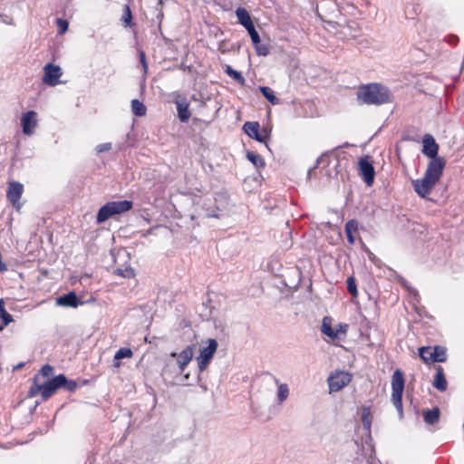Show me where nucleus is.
<instances>
[{"mask_svg": "<svg viewBox=\"0 0 464 464\" xmlns=\"http://www.w3.org/2000/svg\"><path fill=\"white\" fill-rule=\"evenodd\" d=\"M444 167L445 160L443 159L431 160L423 178L412 180L413 188L420 198H426L430 193L431 189L440 180Z\"/></svg>", "mask_w": 464, "mask_h": 464, "instance_id": "1", "label": "nucleus"}, {"mask_svg": "<svg viewBox=\"0 0 464 464\" xmlns=\"http://www.w3.org/2000/svg\"><path fill=\"white\" fill-rule=\"evenodd\" d=\"M357 97L366 104L380 105L392 102V94L388 88L378 83H370L360 87L357 91Z\"/></svg>", "mask_w": 464, "mask_h": 464, "instance_id": "2", "label": "nucleus"}, {"mask_svg": "<svg viewBox=\"0 0 464 464\" xmlns=\"http://www.w3.org/2000/svg\"><path fill=\"white\" fill-rule=\"evenodd\" d=\"M132 208L130 200L111 201L102 206L97 214V223L102 224L114 215L123 214Z\"/></svg>", "mask_w": 464, "mask_h": 464, "instance_id": "3", "label": "nucleus"}, {"mask_svg": "<svg viewBox=\"0 0 464 464\" xmlns=\"http://www.w3.org/2000/svg\"><path fill=\"white\" fill-rule=\"evenodd\" d=\"M404 390V378L403 374L400 370H396L392 377V401L396 408L399 417L403 416L402 408V392Z\"/></svg>", "mask_w": 464, "mask_h": 464, "instance_id": "4", "label": "nucleus"}, {"mask_svg": "<svg viewBox=\"0 0 464 464\" xmlns=\"http://www.w3.org/2000/svg\"><path fill=\"white\" fill-rule=\"evenodd\" d=\"M204 344L196 358L199 372L207 369L218 349V342L213 338L208 339Z\"/></svg>", "mask_w": 464, "mask_h": 464, "instance_id": "5", "label": "nucleus"}, {"mask_svg": "<svg viewBox=\"0 0 464 464\" xmlns=\"http://www.w3.org/2000/svg\"><path fill=\"white\" fill-rule=\"evenodd\" d=\"M332 323L333 319L331 317L324 316L322 322L321 332L332 341L342 340L344 338L349 328L348 324L340 323L333 328Z\"/></svg>", "mask_w": 464, "mask_h": 464, "instance_id": "6", "label": "nucleus"}, {"mask_svg": "<svg viewBox=\"0 0 464 464\" xmlns=\"http://www.w3.org/2000/svg\"><path fill=\"white\" fill-rule=\"evenodd\" d=\"M419 355L425 363L430 362H442L447 359L446 349L441 346L431 347H420L419 349Z\"/></svg>", "mask_w": 464, "mask_h": 464, "instance_id": "7", "label": "nucleus"}, {"mask_svg": "<svg viewBox=\"0 0 464 464\" xmlns=\"http://www.w3.org/2000/svg\"><path fill=\"white\" fill-rule=\"evenodd\" d=\"M352 378V374L345 371H335L332 372L327 379L330 392L341 391L351 382Z\"/></svg>", "mask_w": 464, "mask_h": 464, "instance_id": "8", "label": "nucleus"}, {"mask_svg": "<svg viewBox=\"0 0 464 464\" xmlns=\"http://www.w3.org/2000/svg\"><path fill=\"white\" fill-rule=\"evenodd\" d=\"M63 75L62 68L59 65L48 63L44 66L42 81L48 86H56L61 83L60 78Z\"/></svg>", "mask_w": 464, "mask_h": 464, "instance_id": "9", "label": "nucleus"}, {"mask_svg": "<svg viewBox=\"0 0 464 464\" xmlns=\"http://www.w3.org/2000/svg\"><path fill=\"white\" fill-rule=\"evenodd\" d=\"M194 348L195 345H188L179 353H171L170 356L176 358L177 364L179 370V372H183L187 367V365L191 362L194 356Z\"/></svg>", "mask_w": 464, "mask_h": 464, "instance_id": "10", "label": "nucleus"}, {"mask_svg": "<svg viewBox=\"0 0 464 464\" xmlns=\"http://www.w3.org/2000/svg\"><path fill=\"white\" fill-rule=\"evenodd\" d=\"M24 192V186L20 182L11 181L8 183L7 188V198L10 200L14 208L16 210H20L22 208V203L20 202V198Z\"/></svg>", "mask_w": 464, "mask_h": 464, "instance_id": "11", "label": "nucleus"}, {"mask_svg": "<svg viewBox=\"0 0 464 464\" xmlns=\"http://www.w3.org/2000/svg\"><path fill=\"white\" fill-rule=\"evenodd\" d=\"M358 165L360 174L362 179L368 186H371L374 180L375 171L372 162L370 161L369 157L365 156L363 158H361L359 160Z\"/></svg>", "mask_w": 464, "mask_h": 464, "instance_id": "12", "label": "nucleus"}, {"mask_svg": "<svg viewBox=\"0 0 464 464\" xmlns=\"http://www.w3.org/2000/svg\"><path fill=\"white\" fill-rule=\"evenodd\" d=\"M66 383V377L63 374H59L44 382L43 385V399L47 400L50 398L57 389L63 387Z\"/></svg>", "mask_w": 464, "mask_h": 464, "instance_id": "13", "label": "nucleus"}, {"mask_svg": "<svg viewBox=\"0 0 464 464\" xmlns=\"http://www.w3.org/2000/svg\"><path fill=\"white\" fill-rule=\"evenodd\" d=\"M21 124L23 132L31 136L37 126V113L34 111H29L22 115Z\"/></svg>", "mask_w": 464, "mask_h": 464, "instance_id": "14", "label": "nucleus"}, {"mask_svg": "<svg viewBox=\"0 0 464 464\" xmlns=\"http://www.w3.org/2000/svg\"><path fill=\"white\" fill-rule=\"evenodd\" d=\"M422 144H423V148H422L423 154H425L429 158H431L432 160L440 159L439 157H437L438 150H439L438 144L436 143L434 138L431 135H430V134L424 135Z\"/></svg>", "mask_w": 464, "mask_h": 464, "instance_id": "15", "label": "nucleus"}, {"mask_svg": "<svg viewBox=\"0 0 464 464\" xmlns=\"http://www.w3.org/2000/svg\"><path fill=\"white\" fill-rule=\"evenodd\" d=\"M178 117L181 122H187L190 118L189 103L187 99H179L176 101Z\"/></svg>", "mask_w": 464, "mask_h": 464, "instance_id": "16", "label": "nucleus"}, {"mask_svg": "<svg viewBox=\"0 0 464 464\" xmlns=\"http://www.w3.org/2000/svg\"><path fill=\"white\" fill-rule=\"evenodd\" d=\"M236 15L237 17L238 23L242 24L246 29H248L249 27L254 25L250 14L246 8H237Z\"/></svg>", "mask_w": 464, "mask_h": 464, "instance_id": "17", "label": "nucleus"}, {"mask_svg": "<svg viewBox=\"0 0 464 464\" xmlns=\"http://www.w3.org/2000/svg\"><path fill=\"white\" fill-rule=\"evenodd\" d=\"M275 382L277 385L276 400L278 404H282L289 396V387L286 383H282L277 379L275 380Z\"/></svg>", "mask_w": 464, "mask_h": 464, "instance_id": "18", "label": "nucleus"}, {"mask_svg": "<svg viewBox=\"0 0 464 464\" xmlns=\"http://www.w3.org/2000/svg\"><path fill=\"white\" fill-rule=\"evenodd\" d=\"M433 386L440 392H444L447 389V381L444 376L443 370L440 366L437 368V372L434 376Z\"/></svg>", "mask_w": 464, "mask_h": 464, "instance_id": "19", "label": "nucleus"}, {"mask_svg": "<svg viewBox=\"0 0 464 464\" xmlns=\"http://www.w3.org/2000/svg\"><path fill=\"white\" fill-rule=\"evenodd\" d=\"M57 304L63 306L76 307L78 304L77 296L73 292H70L67 295H62L57 298Z\"/></svg>", "mask_w": 464, "mask_h": 464, "instance_id": "20", "label": "nucleus"}, {"mask_svg": "<svg viewBox=\"0 0 464 464\" xmlns=\"http://www.w3.org/2000/svg\"><path fill=\"white\" fill-rule=\"evenodd\" d=\"M372 416L370 406H363L362 408V422L368 433L371 431L372 427Z\"/></svg>", "mask_w": 464, "mask_h": 464, "instance_id": "21", "label": "nucleus"}, {"mask_svg": "<svg viewBox=\"0 0 464 464\" xmlns=\"http://www.w3.org/2000/svg\"><path fill=\"white\" fill-rule=\"evenodd\" d=\"M259 128V123L256 121H246L243 126L245 133L252 139L258 137Z\"/></svg>", "mask_w": 464, "mask_h": 464, "instance_id": "22", "label": "nucleus"}, {"mask_svg": "<svg viewBox=\"0 0 464 464\" xmlns=\"http://www.w3.org/2000/svg\"><path fill=\"white\" fill-rule=\"evenodd\" d=\"M0 319L2 320L0 331L13 322V316L5 308V302L3 298L0 299Z\"/></svg>", "mask_w": 464, "mask_h": 464, "instance_id": "23", "label": "nucleus"}, {"mask_svg": "<svg viewBox=\"0 0 464 464\" xmlns=\"http://www.w3.org/2000/svg\"><path fill=\"white\" fill-rule=\"evenodd\" d=\"M357 229H358V224L353 219L349 220L345 224V233H346V236H347L348 242L350 244H353L354 243L353 233L356 232Z\"/></svg>", "mask_w": 464, "mask_h": 464, "instance_id": "24", "label": "nucleus"}, {"mask_svg": "<svg viewBox=\"0 0 464 464\" xmlns=\"http://www.w3.org/2000/svg\"><path fill=\"white\" fill-rule=\"evenodd\" d=\"M259 91L273 105L279 103V99L275 95V92L271 88L266 86H260Z\"/></svg>", "mask_w": 464, "mask_h": 464, "instance_id": "25", "label": "nucleus"}, {"mask_svg": "<svg viewBox=\"0 0 464 464\" xmlns=\"http://www.w3.org/2000/svg\"><path fill=\"white\" fill-rule=\"evenodd\" d=\"M424 420L429 424H434L439 420L440 418V411L438 408H434L430 411H426L423 413Z\"/></svg>", "mask_w": 464, "mask_h": 464, "instance_id": "26", "label": "nucleus"}, {"mask_svg": "<svg viewBox=\"0 0 464 464\" xmlns=\"http://www.w3.org/2000/svg\"><path fill=\"white\" fill-rule=\"evenodd\" d=\"M369 451L370 456L368 458L362 457V458H356L354 464H381V462L376 459V458L372 455L373 449L372 445H369Z\"/></svg>", "mask_w": 464, "mask_h": 464, "instance_id": "27", "label": "nucleus"}, {"mask_svg": "<svg viewBox=\"0 0 464 464\" xmlns=\"http://www.w3.org/2000/svg\"><path fill=\"white\" fill-rule=\"evenodd\" d=\"M131 110L139 117L144 116L147 111L146 106L137 99L131 101Z\"/></svg>", "mask_w": 464, "mask_h": 464, "instance_id": "28", "label": "nucleus"}, {"mask_svg": "<svg viewBox=\"0 0 464 464\" xmlns=\"http://www.w3.org/2000/svg\"><path fill=\"white\" fill-rule=\"evenodd\" d=\"M246 158L256 168H263L265 166L263 158L253 151H247Z\"/></svg>", "mask_w": 464, "mask_h": 464, "instance_id": "29", "label": "nucleus"}, {"mask_svg": "<svg viewBox=\"0 0 464 464\" xmlns=\"http://www.w3.org/2000/svg\"><path fill=\"white\" fill-rule=\"evenodd\" d=\"M225 72L227 75H229L231 78H233L235 81L238 82L240 84H242V85L245 84V79L242 76V74L239 72L232 69V67L230 65H226Z\"/></svg>", "mask_w": 464, "mask_h": 464, "instance_id": "30", "label": "nucleus"}, {"mask_svg": "<svg viewBox=\"0 0 464 464\" xmlns=\"http://www.w3.org/2000/svg\"><path fill=\"white\" fill-rule=\"evenodd\" d=\"M132 355H133V353L130 348L122 347L116 352V353L114 355V359L121 360L124 358H131Z\"/></svg>", "mask_w": 464, "mask_h": 464, "instance_id": "31", "label": "nucleus"}, {"mask_svg": "<svg viewBox=\"0 0 464 464\" xmlns=\"http://www.w3.org/2000/svg\"><path fill=\"white\" fill-rule=\"evenodd\" d=\"M37 379H38V377L36 376L34 378V382L33 383V385L31 386V388L29 390L30 397H34L38 393H41V395L43 396V385L37 383Z\"/></svg>", "mask_w": 464, "mask_h": 464, "instance_id": "32", "label": "nucleus"}, {"mask_svg": "<svg viewBox=\"0 0 464 464\" xmlns=\"http://www.w3.org/2000/svg\"><path fill=\"white\" fill-rule=\"evenodd\" d=\"M256 53L259 56H266L269 53V47L265 44H261V41L258 44H254Z\"/></svg>", "mask_w": 464, "mask_h": 464, "instance_id": "33", "label": "nucleus"}, {"mask_svg": "<svg viewBox=\"0 0 464 464\" xmlns=\"http://www.w3.org/2000/svg\"><path fill=\"white\" fill-rule=\"evenodd\" d=\"M347 289L353 296H357L358 292L356 288L355 280L352 276L347 278Z\"/></svg>", "mask_w": 464, "mask_h": 464, "instance_id": "34", "label": "nucleus"}, {"mask_svg": "<svg viewBox=\"0 0 464 464\" xmlns=\"http://www.w3.org/2000/svg\"><path fill=\"white\" fill-rule=\"evenodd\" d=\"M117 275L122 276V277H132L134 276V271L131 267H126L125 269H120L118 268L116 270Z\"/></svg>", "mask_w": 464, "mask_h": 464, "instance_id": "35", "label": "nucleus"}, {"mask_svg": "<svg viewBox=\"0 0 464 464\" xmlns=\"http://www.w3.org/2000/svg\"><path fill=\"white\" fill-rule=\"evenodd\" d=\"M58 26V33L63 34L68 30V22L64 19L58 18L56 20Z\"/></svg>", "mask_w": 464, "mask_h": 464, "instance_id": "36", "label": "nucleus"}, {"mask_svg": "<svg viewBox=\"0 0 464 464\" xmlns=\"http://www.w3.org/2000/svg\"><path fill=\"white\" fill-rule=\"evenodd\" d=\"M246 30L251 37V41H252L253 44H258L260 42V37H259L258 33L255 29V26L253 25Z\"/></svg>", "mask_w": 464, "mask_h": 464, "instance_id": "37", "label": "nucleus"}, {"mask_svg": "<svg viewBox=\"0 0 464 464\" xmlns=\"http://www.w3.org/2000/svg\"><path fill=\"white\" fill-rule=\"evenodd\" d=\"M131 20V12L128 5H125L124 7V14L122 16V21L125 24L126 26H129L130 24Z\"/></svg>", "mask_w": 464, "mask_h": 464, "instance_id": "38", "label": "nucleus"}, {"mask_svg": "<svg viewBox=\"0 0 464 464\" xmlns=\"http://www.w3.org/2000/svg\"><path fill=\"white\" fill-rule=\"evenodd\" d=\"M53 368L49 365V364H45L44 365L41 370H40V373L44 376V377H48L50 376L52 373H53Z\"/></svg>", "mask_w": 464, "mask_h": 464, "instance_id": "39", "label": "nucleus"}, {"mask_svg": "<svg viewBox=\"0 0 464 464\" xmlns=\"http://www.w3.org/2000/svg\"><path fill=\"white\" fill-rule=\"evenodd\" d=\"M111 149V142H105V143L99 144L96 147V151L98 153H101V152H104V151L110 150Z\"/></svg>", "mask_w": 464, "mask_h": 464, "instance_id": "40", "label": "nucleus"}, {"mask_svg": "<svg viewBox=\"0 0 464 464\" xmlns=\"http://www.w3.org/2000/svg\"><path fill=\"white\" fill-rule=\"evenodd\" d=\"M140 63L142 64L143 71L146 73L147 71H148V64H147V62H146L145 53L142 51L140 52Z\"/></svg>", "mask_w": 464, "mask_h": 464, "instance_id": "41", "label": "nucleus"}, {"mask_svg": "<svg viewBox=\"0 0 464 464\" xmlns=\"http://www.w3.org/2000/svg\"><path fill=\"white\" fill-rule=\"evenodd\" d=\"M267 136H268V132L264 130L262 132L259 131L257 138H254V139L259 142H265Z\"/></svg>", "mask_w": 464, "mask_h": 464, "instance_id": "42", "label": "nucleus"}, {"mask_svg": "<svg viewBox=\"0 0 464 464\" xmlns=\"http://www.w3.org/2000/svg\"><path fill=\"white\" fill-rule=\"evenodd\" d=\"M63 386H64L66 388V390L72 392V391H73L76 388V382H73V381H67L66 380V383L63 384Z\"/></svg>", "mask_w": 464, "mask_h": 464, "instance_id": "43", "label": "nucleus"}, {"mask_svg": "<svg viewBox=\"0 0 464 464\" xmlns=\"http://www.w3.org/2000/svg\"><path fill=\"white\" fill-rule=\"evenodd\" d=\"M113 366H114L115 368H119V367L121 366V360H116V359H114Z\"/></svg>", "mask_w": 464, "mask_h": 464, "instance_id": "44", "label": "nucleus"}, {"mask_svg": "<svg viewBox=\"0 0 464 464\" xmlns=\"http://www.w3.org/2000/svg\"><path fill=\"white\" fill-rule=\"evenodd\" d=\"M183 378H184V381H188V379L189 378V374L188 373L185 374Z\"/></svg>", "mask_w": 464, "mask_h": 464, "instance_id": "45", "label": "nucleus"}, {"mask_svg": "<svg viewBox=\"0 0 464 464\" xmlns=\"http://www.w3.org/2000/svg\"><path fill=\"white\" fill-rule=\"evenodd\" d=\"M322 160V158L318 159L317 161H316V165L314 166V168H316L318 166V164L320 163V161Z\"/></svg>", "mask_w": 464, "mask_h": 464, "instance_id": "46", "label": "nucleus"}, {"mask_svg": "<svg viewBox=\"0 0 464 464\" xmlns=\"http://www.w3.org/2000/svg\"><path fill=\"white\" fill-rule=\"evenodd\" d=\"M312 170H313L312 169L308 170V176H309V177H310V175H311Z\"/></svg>", "mask_w": 464, "mask_h": 464, "instance_id": "47", "label": "nucleus"}]
</instances>
